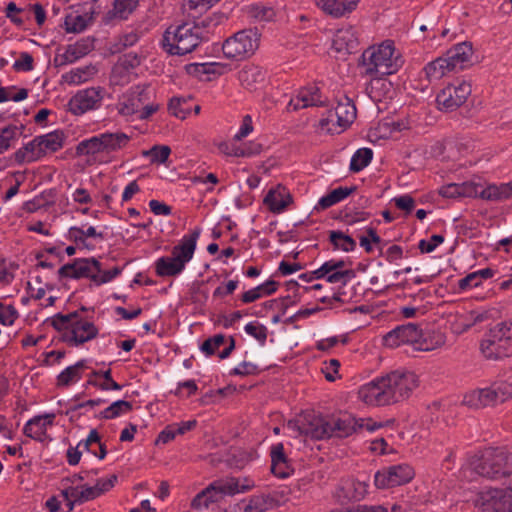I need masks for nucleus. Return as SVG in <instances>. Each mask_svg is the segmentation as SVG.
<instances>
[{
    "label": "nucleus",
    "mask_w": 512,
    "mask_h": 512,
    "mask_svg": "<svg viewBox=\"0 0 512 512\" xmlns=\"http://www.w3.org/2000/svg\"><path fill=\"white\" fill-rule=\"evenodd\" d=\"M329 241L335 250L351 252L356 248V241L350 235L340 230L330 231Z\"/></svg>",
    "instance_id": "45"
},
{
    "label": "nucleus",
    "mask_w": 512,
    "mask_h": 512,
    "mask_svg": "<svg viewBox=\"0 0 512 512\" xmlns=\"http://www.w3.org/2000/svg\"><path fill=\"white\" fill-rule=\"evenodd\" d=\"M87 368L86 360H79L74 365L65 368L57 376V385L67 387L77 383L83 375L84 370Z\"/></svg>",
    "instance_id": "38"
},
{
    "label": "nucleus",
    "mask_w": 512,
    "mask_h": 512,
    "mask_svg": "<svg viewBox=\"0 0 512 512\" xmlns=\"http://www.w3.org/2000/svg\"><path fill=\"white\" fill-rule=\"evenodd\" d=\"M327 418L308 414L299 421H289L287 429L313 440L329 438Z\"/></svg>",
    "instance_id": "11"
},
{
    "label": "nucleus",
    "mask_w": 512,
    "mask_h": 512,
    "mask_svg": "<svg viewBox=\"0 0 512 512\" xmlns=\"http://www.w3.org/2000/svg\"><path fill=\"white\" fill-rule=\"evenodd\" d=\"M203 33V27L194 22L171 25L163 34L162 47L171 55H186L200 44Z\"/></svg>",
    "instance_id": "6"
},
{
    "label": "nucleus",
    "mask_w": 512,
    "mask_h": 512,
    "mask_svg": "<svg viewBox=\"0 0 512 512\" xmlns=\"http://www.w3.org/2000/svg\"><path fill=\"white\" fill-rule=\"evenodd\" d=\"M93 49V42L88 38H82L73 44H69L64 51L57 55L59 65L72 64L86 56Z\"/></svg>",
    "instance_id": "24"
},
{
    "label": "nucleus",
    "mask_w": 512,
    "mask_h": 512,
    "mask_svg": "<svg viewBox=\"0 0 512 512\" xmlns=\"http://www.w3.org/2000/svg\"><path fill=\"white\" fill-rule=\"evenodd\" d=\"M255 483L249 477H224L211 482L199 492L192 500L194 509L207 508L210 504L220 501L224 497L242 494L254 488Z\"/></svg>",
    "instance_id": "4"
},
{
    "label": "nucleus",
    "mask_w": 512,
    "mask_h": 512,
    "mask_svg": "<svg viewBox=\"0 0 512 512\" xmlns=\"http://www.w3.org/2000/svg\"><path fill=\"white\" fill-rule=\"evenodd\" d=\"M246 13L248 17L258 22H268L275 17L274 9L261 3H253L246 6Z\"/></svg>",
    "instance_id": "47"
},
{
    "label": "nucleus",
    "mask_w": 512,
    "mask_h": 512,
    "mask_svg": "<svg viewBox=\"0 0 512 512\" xmlns=\"http://www.w3.org/2000/svg\"><path fill=\"white\" fill-rule=\"evenodd\" d=\"M104 96L105 89L100 86L81 89L69 100V111L79 116L96 110L101 106Z\"/></svg>",
    "instance_id": "13"
},
{
    "label": "nucleus",
    "mask_w": 512,
    "mask_h": 512,
    "mask_svg": "<svg viewBox=\"0 0 512 512\" xmlns=\"http://www.w3.org/2000/svg\"><path fill=\"white\" fill-rule=\"evenodd\" d=\"M201 229L196 227L182 236L172 248L170 256H163L155 261V270L160 277H174L181 274L193 259Z\"/></svg>",
    "instance_id": "3"
},
{
    "label": "nucleus",
    "mask_w": 512,
    "mask_h": 512,
    "mask_svg": "<svg viewBox=\"0 0 512 512\" xmlns=\"http://www.w3.org/2000/svg\"><path fill=\"white\" fill-rule=\"evenodd\" d=\"M420 337V329L417 325L409 323L397 326L383 336V345L388 348H396L401 345H411L414 348Z\"/></svg>",
    "instance_id": "15"
},
{
    "label": "nucleus",
    "mask_w": 512,
    "mask_h": 512,
    "mask_svg": "<svg viewBox=\"0 0 512 512\" xmlns=\"http://www.w3.org/2000/svg\"><path fill=\"white\" fill-rule=\"evenodd\" d=\"M512 345V331L506 323L500 322L489 329L480 342V351L486 359L499 360L509 356Z\"/></svg>",
    "instance_id": "9"
},
{
    "label": "nucleus",
    "mask_w": 512,
    "mask_h": 512,
    "mask_svg": "<svg viewBox=\"0 0 512 512\" xmlns=\"http://www.w3.org/2000/svg\"><path fill=\"white\" fill-rule=\"evenodd\" d=\"M19 313L12 304H5L0 301V323L4 326H11L18 319Z\"/></svg>",
    "instance_id": "57"
},
{
    "label": "nucleus",
    "mask_w": 512,
    "mask_h": 512,
    "mask_svg": "<svg viewBox=\"0 0 512 512\" xmlns=\"http://www.w3.org/2000/svg\"><path fill=\"white\" fill-rule=\"evenodd\" d=\"M97 74V68L93 65H87L71 69L62 75L63 81L68 85H80L90 81Z\"/></svg>",
    "instance_id": "37"
},
{
    "label": "nucleus",
    "mask_w": 512,
    "mask_h": 512,
    "mask_svg": "<svg viewBox=\"0 0 512 512\" xmlns=\"http://www.w3.org/2000/svg\"><path fill=\"white\" fill-rule=\"evenodd\" d=\"M370 82L366 85V92L373 101L381 99L390 91L391 82L385 76H369Z\"/></svg>",
    "instance_id": "43"
},
{
    "label": "nucleus",
    "mask_w": 512,
    "mask_h": 512,
    "mask_svg": "<svg viewBox=\"0 0 512 512\" xmlns=\"http://www.w3.org/2000/svg\"><path fill=\"white\" fill-rule=\"evenodd\" d=\"M62 495L67 502V511L70 512L73 510L74 505L76 503H80V487H69L62 491Z\"/></svg>",
    "instance_id": "62"
},
{
    "label": "nucleus",
    "mask_w": 512,
    "mask_h": 512,
    "mask_svg": "<svg viewBox=\"0 0 512 512\" xmlns=\"http://www.w3.org/2000/svg\"><path fill=\"white\" fill-rule=\"evenodd\" d=\"M291 203V193L286 187L282 185H277L276 187L270 189L264 198V204L274 214H280L284 212Z\"/></svg>",
    "instance_id": "25"
},
{
    "label": "nucleus",
    "mask_w": 512,
    "mask_h": 512,
    "mask_svg": "<svg viewBox=\"0 0 512 512\" xmlns=\"http://www.w3.org/2000/svg\"><path fill=\"white\" fill-rule=\"evenodd\" d=\"M327 98L321 93L320 88L315 84H310L298 90L295 97L291 98L287 105L288 111H296L314 106H322Z\"/></svg>",
    "instance_id": "16"
},
{
    "label": "nucleus",
    "mask_w": 512,
    "mask_h": 512,
    "mask_svg": "<svg viewBox=\"0 0 512 512\" xmlns=\"http://www.w3.org/2000/svg\"><path fill=\"white\" fill-rule=\"evenodd\" d=\"M131 71L128 68L126 62H117L111 72L110 82L113 85H125L131 81Z\"/></svg>",
    "instance_id": "49"
},
{
    "label": "nucleus",
    "mask_w": 512,
    "mask_h": 512,
    "mask_svg": "<svg viewBox=\"0 0 512 512\" xmlns=\"http://www.w3.org/2000/svg\"><path fill=\"white\" fill-rule=\"evenodd\" d=\"M140 0H114L113 16L127 19L137 8Z\"/></svg>",
    "instance_id": "50"
},
{
    "label": "nucleus",
    "mask_w": 512,
    "mask_h": 512,
    "mask_svg": "<svg viewBox=\"0 0 512 512\" xmlns=\"http://www.w3.org/2000/svg\"><path fill=\"white\" fill-rule=\"evenodd\" d=\"M88 26L86 15L69 14L65 17L64 28L68 33H81Z\"/></svg>",
    "instance_id": "51"
},
{
    "label": "nucleus",
    "mask_w": 512,
    "mask_h": 512,
    "mask_svg": "<svg viewBox=\"0 0 512 512\" xmlns=\"http://www.w3.org/2000/svg\"><path fill=\"white\" fill-rule=\"evenodd\" d=\"M484 459L481 472L489 476L509 473L512 468V452L509 454L507 451H489Z\"/></svg>",
    "instance_id": "20"
},
{
    "label": "nucleus",
    "mask_w": 512,
    "mask_h": 512,
    "mask_svg": "<svg viewBox=\"0 0 512 512\" xmlns=\"http://www.w3.org/2000/svg\"><path fill=\"white\" fill-rule=\"evenodd\" d=\"M171 153V149L166 146H153L150 150L144 151L143 155L150 157L151 162L163 164L167 161L169 155Z\"/></svg>",
    "instance_id": "58"
},
{
    "label": "nucleus",
    "mask_w": 512,
    "mask_h": 512,
    "mask_svg": "<svg viewBox=\"0 0 512 512\" xmlns=\"http://www.w3.org/2000/svg\"><path fill=\"white\" fill-rule=\"evenodd\" d=\"M358 45V37L356 30L352 26H344L339 28L333 37L332 47L338 53H352Z\"/></svg>",
    "instance_id": "27"
},
{
    "label": "nucleus",
    "mask_w": 512,
    "mask_h": 512,
    "mask_svg": "<svg viewBox=\"0 0 512 512\" xmlns=\"http://www.w3.org/2000/svg\"><path fill=\"white\" fill-rule=\"evenodd\" d=\"M226 343L227 345L225 346V348L222 351H219L218 353L219 358L225 359L231 354V352L235 348V341L233 337H229L227 339L222 334L214 335L213 337H210L203 342V344L200 347V350L205 355L211 356L214 355L219 350V348L222 345H225Z\"/></svg>",
    "instance_id": "31"
},
{
    "label": "nucleus",
    "mask_w": 512,
    "mask_h": 512,
    "mask_svg": "<svg viewBox=\"0 0 512 512\" xmlns=\"http://www.w3.org/2000/svg\"><path fill=\"white\" fill-rule=\"evenodd\" d=\"M356 113V107L349 98H345L337 104L335 107L336 123L341 127L342 132L354 122Z\"/></svg>",
    "instance_id": "36"
},
{
    "label": "nucleus",
    "mask_w": 512,
    "mask_h": 512,
    "mask_svg": "<svg viewBox=\"0 0 512 512\" xmlns=\"http://www.w3.org/2000/svg\"><path fill=\"white\" fill-rule=\"evenodd\" d=\"M55 414L38 415L28 420L24 425V434L36 441L45 442L51 440L47 430L53 426Z\"/></svg>",
    "instance_id": "21"
},
{
    "label": "nucleus",
    "mask_w": 512,
    "mask_h": 512,
    "mask_svg": "<svg viewBox=\"0 0 512 512\" xmlns=\"http://www.w3.org/2000/svg\"><path fill=\"white\" fill-rule=\"evenodd\" d=\"M339 367L340 363L337 359H330L329 361L323 362L321 371L325 378L332 382L335 381V379L338 377Z\"/></svg>",
    "instance_id": "63"
},
{
    "label": "nucleus",
    "mask_w": 512,
    "mask_h": 512,
    "mask_svg": "<svg viewBox=\"0 0 512 512\" xmlns=\"http://www.w3.org/2000/svg\"><path fill=\"white\" fill-rule=\"evenodd\" d=\"M415 476L412 466L406 463L392 465L378 471L374 476L375 485L380 489L404 485Z\"/></svg>",
    "instance_id": "12"
},
{
    "label": "nucleus",
    "mask_w": 512,
    "mask_h": 512,
    "mask_svg": "<svg viewBox=\"0 0 512 512\" xmlns=\"http://www.w3.org/2000/svg\"><path fill=\"white\" fill-rule=\"evenodd\" d=\"M446 342V337L439 331H431L423 333L420 329V337L414 345V349L418 351H432L442 347Z\"/></svg>",
    "instance_id": "39"
},
{
    "label": "nucleus",
    "mask_w": 512,
    "mask_h": 512,
    "mask_svg": "<svg viewBox=\"0 0 512 512\" xmlns=\"http://www.w3.org/2000/svg\"><path fill=\"white\" fill-rule=\"evenodd\" d=\"M423 72L429 81H434L441 79L447 73L452 71L450 70L449 64L443 56L429 62L423 68Z\"/></svg>",
    "instance_id": "44"
},
{
    "label": "nucleus",
    "mask_w": 512,
    "mask_h": 512,
    "mask_svg": "<svg viewBox=\"0 0 512 512\" xmlns=\"http://www.w3.org/2000/svg\"><path fill=\"white\" fill-rule=\"evenodd\" d=\"M463 404L471 408H483L487 406H495L493 392L491 387L475 389L466 393L463 397Z\"/></svg>",
    "instance_id": "34"
},
{
    "label": "nucleus",
    "mask_w": 512,
    "mask_h": 512,
    "mask_svg": "<svg viewBox=\"0 0 512 512\" xmlns=\"http://www.w3.org/2000/svg\"><path fill=\"white\" fill-rule=\"evenodd\" d=\"M44 155L52 154L63 148L66 136L62 130H54L38 136Z\"/></svg>",
    "instance_id": "42"
},
{
    "label": "nucleus",
    "mask_w": 512,
    "mask_h": 512,
    "mask_svg": "<svg viewBox=\"0 0 512 512\" xmlns=\"http://www.w3.org/2000/svg\"><path fill=\"white\" fill-rule=\"evenodd\" d=\"M132 409V404L125 400H117L105 408L101 415L105 419H113L128 413Z\"/></svg>",
    "instance_id": "54"
},
{
    "label": "nucleus",
    "mask_w": 512,
    "mask_h": 512,
    "mask_svg": "<svg viewBox=\"0 0 512 512\" xmlns=\"http://www.w3.org/2000/svg\"><path fill=\"white\" fill-rule=\"evenodd\" d=\"M239 81L248 90L262 88L267 81V72L257 65H247L239 72Z\"/></svg>",
    "instance_id": "30"
},
{
    "label": "nucleus",
    "mask_w": 512,
    "mask_h": 512,
    "mask_svg": "<svg viewBox=\"0 0 512 512\" xmlns=\"http://www.w3.org/2000/svg\"><path fill=\"white\" fill-rule=\"evenodd\" d=\"M104 150L109 162L112 160V156L125 149L131 141V136L120 131L114 132H103L101 133Z\"/></svg>",
    "instance_id": "32"
},
{
    "label": "nucleus",
    "mask_w": 512,
    "mask_h": 512,
    "mask_svg": "<svg viewBox=\"0 0 512 512\" xmlns=\"http://www.w3.org/2000/svg\"><path fill=\"white\" fill-rule=\"evenodd\" d=\"M44 156L45 155L40 145L38 136L18 149L15 153L17 161L22 163H32L43 158Z\"/></svg>",
    "instance_id": "41"
},
{
    "label": "nucleus",
    "mask_w": 512,
    "mask_h": 512,
    "mask_svg": "<svg viewBox=\"0 0 512 512\" xmlns=\"http://www.w3.org/2000/svg\"><path fill=\"white\" fill-rule=\"evenodd\" d=\"M512 195V184L505 183L501 185H489L483 192L482 196L489 200H498L508 198Z\"/></svg>",
    "instance_id": "52"
},
{
    "label": "nucleus",
    "mask_w": 512,
    "mask_h": 512,
    "mask_svg": "<svg viewBox=\"0 0 512 512\" xmlns=\"http://www.w3.org/2000/svg\"><path fill=\"white\" fill-rule=\"evenodd\" d=\"M362 59L366 76L392 75L402 67L404 62L391 41H384L378 46L367 49Z\"/></svg>",
    "instance_id": "5"
},
{
    "label": "nucleus",
    "mask_w": 512,
    "mask_h": 512,
    "mask_svg": "<svg viewBox=\"0 0 512 512\" xmlns=\"http://www.w3.org/2000/svg\"><path fill=\"white\" fill-rule=\"evenodd\" d=\"M315 5L325 14L340 18L352 13L360 0H314Z\"/></svg>",
    "instance_id": "23"
},
{
    "label": "nucleus",
    "mask_w": 512,
    "mask_h": 512,
    "mask_svg": "<svg viewBox=\"0 0 512 512\" xmlns=\"http://www.w3.org/2000/svg\"><path fill=\"white\" fill-rule=\"evenodd\" d=\"M319 126L323 131L331 134L342 132L341 127L336 123L335 108L329 110L319 121Z\"/></svg>",
    "instance_id": "56"
},
{
    "label": "nucleus",
    "mask_w": 512,
    "mask_h": 512,
    "mask_svg": "<svg viewBox=\"0 0 512 512\" xmlns=\"http://www.w3.org/2000/svg\"><path fill=\"white\" fill-rule=\"evenodd\" d=\"M260 39L261 34L256 28L240 30L223 42V55L232 61L247 60L258 50Z\"/></svg>",
    "instance_id": "8"
},
{
    "label": "nucleus",
    "mask_w": 512,
    "mask_h": 512,
    "mask_svg": "<svg viewBox=\"0 0 512 512\" xmlns=\"http://www.w3.org/2000/svg\"><path fill=\"white\" fill-rule=\"evenodd\" d=\"M355 187H337L323 195L315 205L314 209L317 211L328 209L335 204L345 200L353 191Z\"/></svg>",
    "instance_id": "40"
},
{
    "label": "nucleus",
    "mask_w": 512,
    "mask_h": 512,
    "mask_svg": "<svg viewBox=\"0 0 512 512\" xmlns=\"http://www.w3.org/2000/svg\"><path fill=\"white\" fill-rule=\"evenodd\" d=\"M97 272H99V262L95 258L77 259L72 264L64 265L59 269V273L63 277H87L93 282Z\"/></svg>",
    "instance_id": "19"
},
{
    "label": "nucleus",
    "mask_w": 512,
    "mask_h": 512,
    "mask_svg": "<svg viewBox=\"0 0 512 512\" xmlns=\"http://www.w3.org/2000/svg\"><path fill=\"white\" fill-rule=\"evenodd\" d=\"M443 242L444 237L442 235L434 234L429 239L420 240L418 248L422 253H431Z\"/></svg>",
    "instance_id": "60"
},
{
    "label": "nucleus",
    "mask_w": 512,
    "mask_h": 512,
    "mask_svg": "<svg viewBox=\"0 0 512 512\" xmlns=\"http://www.w3.org/2000/svg\"><path fill=\"white\" fill-rule=\"evenodd\" d=\"M51 325L60 332L62 341L70 347L82 346L99 334L93 319L78 311L54 315Z\"/></svg>",
    "instance_id": "2"
},
{
    "label": "nucleus",
    "mask_w": 512,
    "mask_h": 512,
    "mask_svg": "<svg viewBox=\"0 0 512 512\" xmlns=\"http://www.w3.org/2000/svg\"><path fill=\"white\" fill-rule=\"evenodd\" d=\"M159 103L152 100L149 90L135 87L122 94L117 103V113L127 120H148L159 110Z\"/></svg>",
    "instance_id": "7"
},
{
    "label": "nucleus",
    "mask_w": 512,
    "mask_h": 512,
    "mask_svg": "<svg viewBox=\"0 0 512 512\" xmlns=\"http://www.w3.org/2000/svg\"><path fill=\"white\" fill-rule=\"evenodd\" d=\"M367 489L368 485L364 481L344 479L338 487L337 496L343 500L358 501L364 498Z\"/></svg>",
    "instance_id": "33"
},
{
    "label": "nucleus",
    "mask_w": 512,
    "mask_h": 512,
    "mask_svg": "<svg viewBox=\"0 0 512 512\" xmlns=\"http://www.w3.org/2000/svg\"><path fill=\"white\" fill-rule=\"evenodd\" d=\"M390 404L410 397L419 386L418 376L414 372L394 371L383 377Z\"/></svg>",
    "instance_id": "10"
},
{
    "label": "nucleus",
    "mask_w": 512,
    "mask_h": 512,
    "mask_svg": "<svg viewBox=\"0 0 512 512\" xmlns=\"http://www.w3.org/2000/svg\"><path fill=\"white\" fill-rule=\"evenodd\" d=\"M101 378H103L102 382L89 379L88 384H90L100 390H103V391H109V390L120 391L122 389V386L113 380L111 369H107V370L103 371V373H101Z\"/></svg>",
    "instance_id": "55"
},
{
    "label": "nucleus",
    "mask_w": 512,
    "mask_h": 512,
    "mask_svg": "<svg viewBox=\"0 0 512 512\" xmlns=\"http://www.w3.org/2000/svg\"><path fill=\"white\" fill-rule=\"evenodd\" d=\"M489 451H506L503 448H488L481 455L472 456L467 463L462 467L463 476L472 481L477 476L486 477L489 479L500 480L507 478L508 487L505 489H492L482 495L483 510H493L494 512H512V467L510 472L506 474H499L498 476H489L481 471L483 470L484 461Z\"/></svg>",
    "instance_id": "1"
},
{
    "label": "nucleus",
    "mask_w": 512,
    "mask_h": 512,
    "mask_svg": "<svg viewBox=\"0 0 512 512\" xmlns=\"http://www.w3.org/2000/svg\"><path fill=\"white\" fill-rule=\"evenodd\" d=\"M24 132L21 123L9 124L0 128V154L14 147Z\"/></svg>",
    "instance_id": "35"
},
{
    "label": "nucleus",
    "mask_w": 512,
    "mask_h": 512,
    "mask_svg": "<svg viewBox=\"0 0 512 512\" xmlns=\"http://www.w3.org/2000/svg\"><path fill=\"white\" fill-rule=\"evenodd\" d=\"M471 92V85L468 82L457 81L443 88L438 93L436 101L440 109L454 111L466 102Z\"/></svg>",
    "instance_id": "14"
},
{
    "label": "nucleus",
    "mask_w": 512,
    "mask_h": 512,
    "mask_svg": "<svg viewBox=\"0 0 512 512\" xmlns=\"http://www.w3.org/2000/svg\"><path fill=\"white\" fill-rule=\"evenodd\" d=\"M373 158V151L370 148H360L351 157L350 170L360 172L367 167Z\"/></svg>",
    "instance_id": "48"
},
{
    "label": "nucleus",
    "mask_w": 512,
    "mask_h": 512,
    "mask_svg": "<svg viewBox=\"0 0 512 512\" xmlns=\"http://www.w3.org/2000/svg\"><path fill=\"white\" fill-rule=\"evenodd\" d=\"M168 109L173 116L179 119H185L192 111L190 97L175 96L171 98Z\"/></svg>",
    "instance_id": "46"
},
{
    "label": "nucleus",
    "mask_w": 512,
    "mask_h": 512,
    "mask_svg": "<svg viewBox=\"0 0 512 512\" xmlns=\"http://www.w3.org/2000/svg\"><path fill=\"white\" fill-rule=\"evenodd\" d=\"M317 279H325L328 283L345 284L350 278L351 270L346 269L342 260L331 259L314 270Z\"/></svg>",
    "instance_id": "18"
},
{
    "label": "nucleus",
    "mask_w": 512,
    "mask_h": 512,
    "mask_svg": "<svg viewBox=\"0 0 512 512\" xmlns=\"http://www.w3.org/2000/svg\"><path fill=\"white\" fill-rule=\"evenodd\" d=\"M76 154L85 156L93 162H109L104 150L101 133L80 141L76 146Z\"/></svg>",
    "instance_id": "22"
},
{
    "label": "nucleus",
    "mask_w": 512,
    "mask_h": 512,
    "mask_svg": "<svg viewBox=\"0 0 512 512\" xmlns=\"http://www.w3.org/2000/svg\"><path fill=\"white\" fill-rule=\"evenodd\" d=\"M472 56V46L470 43L462 42L456 44L447 51L444 58L449 64L451 71H457L465 68L470 62Z\"/></svg>",
    "instance_id": "29"
},
{
    "label": "nucleus",
    "mask_w": 512,
    "mask_h": 512,
    "mask_svg": "<svg viewBox=\"0 0 512 512\" xmlns=\"http://www.w3.org/2000/svg\"><path fill=\"white\" fill-rule=\"evenodd\" d=\"M238 285L239 280H229L227 283L219 285L213 291V298H224L233 294L234 291L238 288Z\"/></svg>",
    "instance_id": "64"
},
{
    "label": "nucleus",
    "mask_w": 512,
    "mask_h": 512,
    "mask_svg": "<svg viewBox=\"0 0 512 512\" xmlns=\"http://www.w3.org/2000/svg\"><path fill=\"white\" fill-rule=\"evenodd\" d=\"M358 397L362 402L371 406L390 404L383 377L376 378L362 385L358 390Z\"/></svg>",
    "instance_id": "17"
},
{
    "label": "nucleus",
    "mask_w": 512,
    "mask_h": 512,
    "mask_svg": "<svg viewBox=\"0 0 512 512\" xmlns=\"http://www.w3.org/2000/svg\"><path fill=\"white\" fill-rule=\"evenodd\" d=\"M244 331L254 337L261 345H264L267 339V328L257 322H249L245 325Z\"/></svg>",
    "instance_id": "59"
},
{
    "label": "nucleus",
    "mask_w": 512,
    "mask_h": 512,
    "mask_svg": "<svg viewBox=\"0 0 512 512\" xmlns=\"http://www.w3.org/2000/svg\"><path fill=\"white\" fill-rule=\"evenodd\" d=\"M330 437L345 438L357 432L356 418L345 414L338 417L327 418Z\"/></svg>",
    "instance_id": "28"
},
{
    "label": "nucleus",
    "mask_w": 512,
    "mask_h": 512,
    "mask_svg": "<svg viewBox=\"0 0 512 512\" xmlns=\"http://www.w3.org/2000/svg\"><path fill=\"white\" fill-rule=\"evenodd\" d=\"M489 317V312L484 309H475L466 312V327H472L476 324L486 321Z\"/></svg>",
    "instance_id": "61"
},
{
    "label": "nucleus",
    "mask_w": 512,
    "mask_h": 512,
    "mask_svg": "<svg viewBox=\"0 0 512 512\" xmlns=\"http://www.w3.org/2000/svg\"><path fill=\"white\" fill-rule=\"evenodd\" d=\"M496 405L512 399V383L498 381L490 385Z\"/></svg>",
    "instance_id": "53"
},
{
    "label": "nucleus",
    "mask_w": 512,
    "mask_h": 512,
    "mask_svg": "<svg viewBox=\"0 0 512 512\" xmlns=\"http://www.w3.org/2000/svg\"><path fill=\"white\" fill-rule=\"evenodd\" d=\"M271 457V471L278 478H287L292 472L293 468L284 452L282 443L273 444L270 448Z\"/></svg>",
    "instance_id": "26"
}]
</instances>
